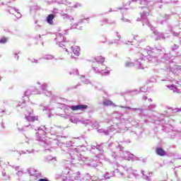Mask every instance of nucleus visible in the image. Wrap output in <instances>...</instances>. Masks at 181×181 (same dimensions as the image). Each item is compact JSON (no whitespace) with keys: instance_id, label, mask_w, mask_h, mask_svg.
<instances>
[{"instance_id":"obj_39","label":"nucleus","mask_w":181,"mask_h":181,"mask_svg":"<svg viewBox=\"0 0 181 181\" xmlns=\"http://www.w3.org/2000/svg\"><path fill=\"white\" fill-rule=\"evenodd\" d=\"M113 43L115 45H122V42L119 40H114L112 42H109V45H113Z\"/></svg>"},{"instance_id":"obj_48","label":"nucleus","mask_w":181,"mask_h":181,"mask_svg":"<svg viewBox=\"0 0 181 181\" xmlns=\"http://www.w3.org/2000/svg\"><path fill=\"white\" fill-rule=\"evenodd\" d=\"M148 108L150 111H153L155 108H156V105L155 104H151L148 107Z\"/></svg>"},{"instance_id":"obj_21","label":"nucleus","mask_w":181,"mask_h":181,"mask_svg":"<svg viewBox=\"0 0 181 181\" xmlns=\"http://www.w3.org/2000/svg\"><path fill=\"white\" fill-rule=\"evenodd\" d=\"M8 12H9V13H11V15H13L14 12H16L18 13V16H16V18L18 19H19L21 18V16H22V15L21 14V13H19V9L17 8L16 7H12V6H8V8L7 9Z\"/></svg>"},{"instance_id":"obj_62","label":"nucleus","mask_w":181,"mask_h":181,"mask_svg":"<svg viewBox=\"0 0 181 181\" xmlns=\"http://www.w3.org/2000/svg\"><path fill=\"white\" fill-rule=\"evenodd\" d=\"M31 62L32 63H36V64L39 63V61L37 59H33L31 60Z\"/></svg>"},{"instance_id":"obj_58","label":"nucleus","mask_w":181,"mask_h":181,"mask_svg":"<svg viewBox=\"0 0 181 181\" xmlns=\"http://www.w3.org/2000/svg\"><path fill=\"white\" fill-rule=\"evenodd\" d=\"M140 91H141V93H146V89L145 88H140Z\"/></svg>"},{"instance_id":"obj_53","label":"nucleus","mask_w":181,"mask_h":181,"mask_svg":"<svg viewBox=\"0 0 181 181\" xmlns=\"http://www.w3.org/2000/svg\"><path fill=\"white\" fill-rule=\"evenodd\" d=\"M99 124L98 122H95L92 124V128H95V129H98Z\"/></svg>"},{"instance_id":"obj_45","label":"nucleus","mask_w":181,"mask_h":181,"mask_svg":"<svg viewBox=\"0 0 181 181\" xmlns=\"http://www.w3.org/2000/svg\"><path fill=\"white\" fill-rule=\"evenodd\" d=\"M59 4H62V5H66V6H69V5H70V4L71 3L68 1L67 0H61Z\"/></svg>"},{"instance_id":"obj_49","label":"nucleus","mask_w":181,"mask_h":181,"mask_svg":"<svg viewBox=\"0 0 181 181\" xmlns=\"http://www.w3.org/2000/svg\"><path fill=\"white\" fill-rule=\"evenodd\" d=\"M2 176L4 177V180H9V179H11V177H9V175H7L6 173H2Z\"/></svg>"},{"instance_id":"obj_57","label":"nucleus","mask_w":181,"mask_h":181,"mask_svg":"<svg viewBox=\"0 0 181 181\" xmlns=\"http://www.w3.org/2000/svg\"><path fill=\"white\" fill-rule=\"evenodd\" d=\"M40 29H42V26L40 25L35 26V30H40Z\"/></svg>"},{"instance_id":"obj_40","label":"nucleus","mask_w":181,"mask_h":181,"mask_svg":"<svg viewBox=\"0 0 181 181\" xmlns=\"http://www.w3.org/2000/svg\"><path fill=\"white\" fill-rule=\"evenodd\" d=\"M144 173H145V171L141 170V174L143 175V179H144V180L151 181V177L146 175Z\"/></svg>"},{"instance_id":"obj_8","label":"nucleus","mask_w":181,"mask_h":181,"mask_svg":"<svg viewBox=\"0 0 181 181\" xmlns=\"http://www.w3.org/2000/svg\"><path fill=\"white\" fill-rule=\"evenodd\" d=\"M157 0H130L126 5H131V2H136L140 5H146L148 8H155L158 4Z\"/></svg>"},{"instance_id":"obj_4","label":"nucleus","mask_w":181,"mask_h":181,"mask_svg":"<svg viewBox=\"0 0 181 181\" xmlns=\"http://www.w3.org/2000/svg\"><path fill=\"white\" fill-rule=\"evenodd\" d=\"M114 146H116L117 149L120 152L124 151V146H122L119 143H117L114 144L113 143L107 144V149L111 152V156L112 158V165L117 166L118 163L121 161V159H125L126 160H130V159H134V155L131 153L129 151H123V154L121 156L122 157H119L115 154V152L112 151V148Z\"/></svg>"},{"instance_id":"obj_46","label":"nucleus","mask_w":181,"mask_h":181,"mask_svg":"<svg viewBox=\"0 0 181 181\" xmlns=\"http://www.w3.org/2000/svg\"><path fill=\"white\" fill-rule=\"evenodd\" d=\"M177 49H179V45H176V44H173L171 47H170V50H172L173 52H175V50H177Z\"/></svg>"},{"instance_id":"obj_38","label":"nucleus","mask_w":181,"mask_h":181,"mask_svg":"<svg viewBox=\"0 0 181 181\" xmlns=\"http://www.w3.org/2000/svg\"><path fill=\"white\" fill-rule=\"evenodd\" d=\"M25 142L28 145H30V146L32 148L33 146V139H28V137L25 139Z\"/></svg>"},{"instance_id":"obj_59","label":"nucleus","mask_w":181,"mask_h":181,"mask_svg":"<svg viewBox=\"0 0 181 181\" xmlns=\"http://www.w3.org/2000/svg\"><path fill=\"white\" fill-rule=\"evenodd\" d=\"M38 181H49V180L47 178H40Z\"/></svg>"},{"instance_id":"obj_29","label":"nucleus","mask_w":181,"mask_h":181,"mask_svg":"<svg viewBox=\"0 0 181 181\" xmlns=\"http://www.w3.org/2000/svg\"><path fill=\"white\" fill-rule=\"evenodd\" d=\"M89 166H93V168H95V169H97L98 170H101V168H103V164H101V163L94 162L92 163H89Z\"/></svg>"},{"instance_id":"obj_56","label":"nucleus","mask_w":181,"mask_h":181,"mask_svg":"<svg viewBox=\"0 0 181 181\" xmlns=\"http://www.w3.org/2000/svg\"><path fill=\"white\" fill-rule=\"evenodd\" d=\"M64 172L65 175H69V173H70V168H66Z\"/></svg>"},{"instance_id":"obj_12","label":"nucleus","mask_w":181,"mask_h":181,"mask_svg":"<svg viewBox=\"0 0 181 181\" xmlns=\"http://www.w3.org/2000/svg\"><path fill=\"white\" fill-rule=\"evenodd\" d=\"M120 108H124V111H127V110H132V111H139V117H145L146 118H151L148 115L145 114V110H144L143 107L141 108H134L131 107L129 106L124 107L120 106Z\"/></svg>"},{"instance_id":"obj_23","label":"nucleus","mask_w":181,"mask_h":181,"mask_svg":"<svg viewBox=\"0 0 181 181\" xmlns=\"http://www.w3.org/2000/svg\"><path fill=\"white\" fill-rule=\"evenodd\" d=\"M118 11H121L122 13H124V12L127 11V8L124 7L115 8L113 10L112 8H110V11L103 13L102 15H107V13H110V12H118Z\"/></svg>"},{"instance_id":"obj_42","label":"nucleus","mask_w":181,"mask_h":181,"mask_svg":"<svg viewBox=\"0 0 181 181\" xmlns=\"http://www.w3.org/2000/svg\"><path fill=\"white\" fill-rule=\"evenodd\" d=\"M64 19H69L70 20V22H73V21H74V18H73V16L69 15V14H66V16L64 17H63Z\"/></svg>"},{"instance_id":"obj_7","label":"nucleus","mask_w":181,"mask_h":181,"mask_svg":"<svg viewBox=\"0 0 181 181\" xmlns=\"http://www.w3.org/2000/svg\"><path fill=\"white\" fill-rule=\"evenodd\" d=\"M38 132L35 134L37 137V141H39L38 138H42L45 139V137L42 136V135H45L46 133L49 132L51 135H56V136H59L60 134H62V127L54 126L53 127H50V129H47V127L42 126V127H39Z\"/></svg>"},{"instance_id":"obj_34","label":"nucleus","mask_w":181,"mask_h":181,"mask_svg":"<svg viewBox=\"0 0 181 181\" xmlns=\"http://www.w3.org/2000/svg\"><path fill=\"white\" fill-rule=\"evenodd\" d=\"M81 80L82 83H84V84H90V81L87 78H86V76L84 75L81 76Z\"/></svg>"},{"instance_id":"obj_32","label":"nucleus","mask_w":181,"mask_h":181,"mask_svg":"<svg viewBox=\"0 0 181 181\" xmlns=\"http://www.w3.org/2000/svg\"><path fill=\"white\" fill-rule=\"evenodd\" d=\"M12 168H14L15 170H17L16 175L17 176H22L23 175V170L21 168V166H12Z\"/></svg>"},{"instance_id":"obj_52","label":"nucleus","mask_w":181,"mask_h":181,"mask_svg":"<svg viewBox=\"0 0 181 181\" xmlns=\"http://www.w3.org/2000/svg\"><path fill=\"white\" fill-rule=\"evenodd\" d=\"M81 6H82L81 4H80V3H76V4H75L72 6V8H81Z\"/></svg>"},{"instance_id":"obj_16","label":"nucleus","mask_w":181,"mask_h":181,"mask_svg":"<svg viewBox=\"0 0 181 181\" xmlns=\"http://www.w3.org/2000/svg\"><path fill=\"white\" fill-rule=\"evenodd\" d=\"M123 169L126 170L128 173V176L130 179H132V177H134V179H138V177L139 175L136 174V170L132 169V168H128L127 166L123 167Z\"/></svg>"},{"instance_id":"obj_26","label":"nucleus","mask_w":181,"mask_h":181,"mask_svg":"<svg viewBox=\"0 0 181 181\" xmlns=\"http://www.w3.org/2000/svg\"><path fill=\"white\" fill-rule=\"evenodd\" d=\"M154 124L156 125H163V124H166V121L165 120V116L162 115L161 117L158 118L154 121Z\"/></svg>"},{"instance_id":"obj_47","label":"nucleus","mask_w":181,"mask_h":181,"mask_svg":"<svg viewBox=\"0 0 181 181\" xmlns=\"http://www.w3.org/2000/svg\"><path fill=\"white\" fill-rule=\"evenodd\" d=\"M45 59L46 60H52V59H54V56H53L52 54H47L45 56Z\"/></svg>"},{"instance_id":"obj_14","label":"nucleus","mask_w":181,"mask_h":181,"mask_svg":"<svg viewBox=\"0 0 181 181\" xmlns=\"http://www.w3.org/2000/svg\"><path fill=\"white\" fill-rule=\"evenodd\" d=\"M104 146H107V144H101L100 145L97 144L96 146H91L92 149H97V151H98L99 154L96 155V158H98V159H103V158H104V156H103L104 152L103 148H104Z\"/></svg>"},{"instance_id":"obj_33","label":"nucleus","mask_w":181,"mask_h":181,"mask_svg":"<svg viewBox=\"0 0 181 181\" xmlns=\"http://www.w3.org/2000/svg\"><path fill=\"white\" fill-rule=\"evenodd\" d=\"M53 19H54V14H49L46 18V22H47L49 25H53Z\"/></svg>"},{"instance_id":"obj_3","label":"nucleus","mask_w":181,"mask_h":181,"mask_svg":"<svg viewBox=\"0 0 181 181\" xmlns=\"http://www.w3.org/2000/svg\"><path fill=\"white\" fill-rule=\"evenodd\" d=\"M37 88H35V90L33 89H28L25 93H24V97H23V103L19 102L18 105L17 107H21V110L22 108H23V107H25V104L26 103V101H29V95H31V94H45L47 97H53V95L52 94V91H49L47 90V83H40L39 82H37Z\"/></svg>"},{"instance_id":"obj_9","label":"nucleus","mask_w":181,"mask_h":181,"mask_svg":"<svg viewBox=\"0 0 181 181\" xmlns=\"http://www.w3.org/2000/svg\"><path fill=\"white\" fill-rule=\"evenodd\" d=\"M153 49H154L155 50H162V49H163L164 52H161V53L158 54L156 57H155V59H153V56H150V57H148V59L150 60V61H149V63H151H151H155V62H156V60H157L156 58H157V57H159V56H160V55H162V54H164L163 58H164L165 60H167V62H169V60H170V57H172V55H171L170 54H165V48H163V47H154V48H151V47H150V50H153Z\"/></svg>"},{"instance_id":"obj_35","label":"nucleus","mask_w":181,"mask_h":181,"mask_svg":"<svg viewBox=\"0 0 181 181\" xmlns=\"http://www.w3.org/2000/svg\"><path fill=\"white\" fill-rule=\"evenodd\" d=\"M81 80L82 83H84V84H90V81L87 78H86V76L84 75L81 76Z\"/></svg>"},{"instance_id":"obj_17","label":"nucleus","mask_w":181,"mask_h":181,"mask_svg":"<svg viewBox=\"0 0 181 181\" xmlns=\"http://www.w3.org/2000/svg\"><path fill=\"white\" fill-rule=\"evenodd\" d=\"M178 0H157L156 2H158V4H157L156 6H154V8H162V4H176V2H177Z\"/></svg>"},{"instance_id":"obj_30","label":"nucleus","mask_w":181,"mask_h":181,"mask_svg":"<svg viewBox=\"0 0 181 181\" xmlns=\"http://www.w3.org/2000/svg\"><path fill=\"white\" fill-rule=\"evenodd\" d=\"M71 49L75 56H80V47L77 46H71Z\"/></svg>"},{"instance_id":"obj_44","label":"nucleus","mask_w":181,"mask_h":181,"mask_svg":"<svg viewBox=\"0 0 181 181\" xmlns=\"http://www.w3.org/2000/svg\"><path fill=\"white\" fill-rule=\"evenodd\" d=\"M81 23H83V19H81V21L76 24V28L78 30H81L83 29V26H80Z\"/></svg>"},{"instance_id":"obj_60","label":"nucleus","mask_w":181,"mask_h":181,"mask_svg":"<svg viewBox=\"0 0 181 181\" xmlns=\"http://www.w3.org/2000/svg\"><path fill=\"white\" fill-rule=\"evenodd\" d=\"M52 12L53 13H59V10L57 8H54Z\"/></svg>"},{"instance_id":"obj_22","label":"nucleus","mask_w":181,"mask_h":181,"mask_svg":"<svg viewBox=\"0 0 181 181\" xmlns=\"http://www.w3.org/2000/svg\"><path fill=\"white\" fill-rule=\"evenodd\" d=\"M27 173H28L30 176H35V177H39V176H40V174L37 173V170L33 168L27 169Z\"/></svg>"},{"instance_id":"obj_18","label":"nucleus","mask_w":181,"mask_h":181,"mask_svg":"<svg viewBox=\"0 0 181 181\" xmlns=\"http://www.w3.org/2000/svg\"><path fill=\"white\" fill-rule=\"evenodd\" d=\"M71 110H72V111H78V110L80 111H84V110H87V108H88V106H87L86 105H72L70 107Z\"/></svg>"},{"instance_id":"obj_54","label":"nucleus","mask_w":181,"mask_h":181,"mask_svg":"<svg viewBox=\"0 0 181 181\" xmlns=\"http://www.w3.org/2000/svg\"><path fill=\"white\" fill-rule=\"evenodd\" d=\"M174 112H181V107H176L174 110Z\"/></svg>"},{"instance_id":"obj_51","label":"nucleus","mask_w":181,"mask_h":181,"mask_svg":"<svg viewBox=\"0 0 181 181\" xmlns=\"http://www.w3.org/2000/svg\"><path fill=\"white\" fill-rule=\"evenodd\" d=\"M26 152H28V153H34L35 152V149H32V150H26V151H21V153H26Z\"/></svg>"},{"instance_id":"obj_10","label":"nucleus","mask_w":181,"mask_h":181,"mask_svg":"<svg viewBox=\"0 0 181 181\" xmlns=\"http://www.w3.org/2000/svg\"><path fill=\"white\" fill-rule=\"evenodd\" d=\"M96 63L95 64H98L100 71H105L108 67H107V64H105V58L102 56L97 57L95 58Z\"/></svg>"},{"instance_id":"obj_64","label":"nucleus","mask_w":181,"mask_h":181,"mask_svg":"<svg viewBox=\"0 0 181 181\" xmlns=\"http://www.w3.org/2000/svg\"><path fill=\"white\" fill-rule=\"evenodd\" d=\"M81 160L83 162H87V160H88V158H81Z\"/></svg>"},{"instance_id":"obj_36","label":"nucleus","mask_w":181,"mask_h":181,"mask_svg":"<svg viewBox=\"0 0 181 181\" xmlns=\"http://www.w3.org/2000/svg\"><path fill=\"white\" fill-rule=\"evenodd\" d=\"M100 22L102 23H104L105 25L107 24V23H110V25L115 24V21H113L112 22H110V21H108V19H107V18L102 19Z\"/></svg>"},{"instance_id":"obj_31","label":"nucleus","mask_w":181,"mask_h":181,"mask_svg":"<svg viewBox=\"0 0 181 181\" xmlns=\"http://www.w3.org/2000/svg\"><path fill=\"white\" fill-rule=\"evenodd\" d=\"M111 127L109 128V129H98V132L100 134H104V135H110V132H111Z\"/></svg>"},{"instance_id":"obj_63","label":"nucleus","mask_w":181,"mask_h":181,"mask_svg":"<svg viewBox=\"0 0 181 181\" xmlns=\"http://www.w3.org/2000/svg\"><path fill=\"white\" fill-rule=\"evenodd\" d=\"M122 21H123L124 22H131V21L127 19V18H122Z\"/></svg>"},{"instance_id":"obj_15","label":"nucleus","mask_w":181,"mask_h":181,"mask_svg":"<svg viewBox=\"0 0 181 181\" xmlns=\"http://www.w3.org/2000/svg\"><path fill=\"white\" fill-rule=\"evenodd\" d=\"M95 63H97V61H95V62H93V69L95 73H96V74H101V76H110V70L101 71V69H100L99 66H98V64H95Z\"/></svg>"},{"instance_id":"obj_5","label":"nucleus","mask_w":181,"mask_h":181,"mask_svg":"<svg viewBox=\"0 0 181 181\" xmlns=\"http://www.w3.org/2000/svg\"><path fill=\"white\" fill-rule=\"evenodd\" d=\"M141 8L143 11H141V21H142L143 26L147 25V26L151 29L153 35L157 36V37H156V40H162L165 39V35L163 33L158 32V30H156L153 27H152V25H151L149 21H148V16H149V8H148L146 6H142Z\"/></svg>"},{"instance_id":"obj_50","label":"nucleus","mask_w":181,"mask_h":181,"mask_svg":"<svg viewBox=\"0 0 181 181\" xmlns=\"http://www.w3.org/2000/svg\"><path fill=\"white\" fill-rule=\"evenodd\" d=\"M69 74L71 76V74H78V69H75L72 71L69 72Z\"/></svg>"},{"instance_id":"obj_43","label":"nucleus","mask_w":181,"mask_h":181,"mask_svg":"<svg viewBox=\"0 0 181 181\" xmlns=\"http://www.w3.org/2000/svg\"><path fill=\"white\" fill-rule=\"evenodd\" d=\"M8 42V38L2 37L0 38V45H5Z\"/></svg>"},{"instance_id":"obj_11","label":"nucleus","mask_w":181,"mask_h":181,"mask_svg":"<svg viewBox=\"0 0 181 181\" xmlns=\"http://www.w3.org/2000/svg\"><path fill=\"white\" fill-rule=\"evenodd\" d=\"M55 42H57V45H59V47H67L69 44L66 42V38L63 36V34L58 33L56 35Z\"/></svg>"},{"instance_id":"obj_41","label":"nucleus","mask_w":181,"mask_h":181,"mask_svg":"<svg viewBox=\"0 0 181 181\" xmlns=\"http://www.w3.org/2000/svg\"><path fill=\"white\" fill-rule=\"evenodd\" d=\"M42 111H49L48 117L49 118H50V117H52V115H51L52 113H50V108L49 107V106H44L42 108Z\"/></svg>"},{"instance_id":"obj_55","label":"nucleus","mask_w":181,"mask_h":181,"mask_svg":"<svg viewBox=\"0 0 181 181\" xmlns=\"http://www.w3.org/2000/svg\"><path fill=\"white\" fill-rule=\"evenodd\" d=\"M70 121H71V122H73L74 124H76L77 122V119H76V118H71Z\"/></svg>"},{"instance_id":"obj_28","label":"nucleus","mask_w":181,"mask_h":181,"mask_svg":"<svg viewBox=\"0 0 181 181\" xmlns=\"http://www.w3.org/2000/svg\"><path fill=\"white\" fill-rule=\"evenodd\" d=\"M156 153L158 156H166V152L165 151V150H163V148L160 147H158L156 149Z\"/></svg>"},{"instance_id":"obj_1","label":"nucleus","mask_w":181,"mask_h":181,"mask_svg":"<svg viewBox=\"0 0 181 181\" xmlns=\"http://www.w3.org/2000/svg\"><path fill=\"white\" fill-rule=\"evenodd\" d=\"M38 141L40 142L41 146H43L44 148H47L48 146L56 147V145L57 146H61L62 151H63V152H66V155L68 158H69V161H71L72 165H81V160L76 158L78 150L77 148H70L72 146L71 141H69L68 144H64L59 142V141L56 139L52 140L51 141L50 140L42 139V137H39ZM70 159L71 160H70Z\"/></svg>"},{"instance_id":"obj_27","label":"nucleus","mask_w":181,"mask_h":181,"mask_svg":"<svg viewBox=\"0 0 181 181\" xmlns=\"http://www.w3.org/2000/svg\"><path fill=\"white\" fill-rule=\"evenodd\" d=\"M167 88H169V90H171V91H173V93H177V94L181 93V90L177 88V87L173 84L167 86Z\"/></svg>"},{"instance_id":"obj_37","label":"nucleus","mask_w":181,"mask_h":181,"mask_svg":"<svg viewBox=\"0 0 181 181\" xmlns=\"http://www.w3.org/2000/svg\"><path fill=\"white\" fill-rule=\"evenodd\" d=\"M112 101H111V100H104L103 102V105H104L105 107H110V106H111V105H112Z\"/></svg>"},{"instance_id":"obj_13","label":"nucleus","mask_w":181,"mask_h":181,"mask_svg":"<svg viewBox=\"0 0 181 181\" xmlns=\"http://www.w3.org/2000/svg\"><path fill=\"white\" fill-rule=\"evenodd\" d=\"M115 173H117L119 176H124V173L120 172L119 168H116L115 171L112 170L110 173H105V174L103 175V177L105 180H108L110 177H114V176H115Z\"/></svg>"},{"instance_id":"obj_19","label":"nucleus","mask_w":181,"mask_h":181,"mask_svg":"<svg viewBox=\"0 0 181 181\" xmlns=\"http://www.w3.org/2000/svg\"><path fill=\"white\" fill-rule=\"evenodd\" d=\"M37 116H33V112H27L25 114V120L27 122H35V121H37Z\"/></svg>"},{"instance_id":"obj_24","label":"nucleus","mask_w":181,"mask_h":181,"mask_svg":"<svg viewBox=\"0 0 181 181\" xmlns=\"http://www.w3.org/2000/svg\"><path fill=\"white\" fill-rule=\"evenodd\" d=\"M168 19H169V15H166V14L160 15L158 18V23H160V25H163V23H165V22H166Z\"/></svg>"},{"instance_id":"obj_6","label":"nucleus","mask_w":181,"mask_h":181,"mask_svg":"<svg viewBox=\"0 0 181 181\" xmlns=\"http://www.w3.org/2000/svg\"><path fill=\"white\" fill-rule=\"evenodd\" d=\"M132 122V119H124L121 117L120 119L115 118L113 119V124L110 127V132H126L128 131L127 124Z\"/></svg>"},{"instance_id":"obj_20","label":"nucleus","mask_w":181,"mask_h":181,"mask_svg":"<svg viewBox=\"0 0 181 181\" xmlns=\"http://www.w3.org/2000/svg\"><path fill=\"white\" fill-rule=\"evenodd\" d=\"M168 62H170V65H167V69H165V70H167V71H175V70H176L177 71H179V70H181V66H178V65H174L172 66V63H170V61H168Z\"/></svg>"},{"instance_id":"obj_25","label":"nucleus","mask_w":181,"mask_h":181,"mask_svg":"<svg viewBox=\"0 0 181 181\" xmlns=\"http://www.w3.org/2000/svg\"><path fill=\"white\" fill-rule=\"evenodd\" d=\"M70 107L71 106H66L64 107L65 115H59L60 117H62L63 118H67L68 117H70V114H71V112H70V110H71V107Z\"/></svg>"},{"instance_id":"obj_2","label":"nucleus","mask_w":181,"mask_h":181,"mask_svg":"<svg viewBox=\"0 0 181 181\" xmlns=\"http://www.w3.org/2000/svg\"><path fill=\"white\" fill-rule=\"evenodd\" d=\"M165 49H155L151 50V47H146V48L141 49V58H139L135 62H132L130 61H127L124 64L125 67L130 68L134 67L135 66L136 69H145V67H148V63H149V57L153 56V60H155V57L160 54V53H163Z\"/></svg>"},{"instance_id":"obj_61","label":"nucleus","mask_w":181,"mask_h":181,"mask_svg":"<svg viewBox=\"0 0 181 181\" xmlns=\"http://www.w3.org/2000/svg\"><path fill=\"white\" fill-rule=\"evenodd\" d=\"M14 56H15V59H16V60H19V55H18V53H15Z\"/></svg>"}]
</instances>
